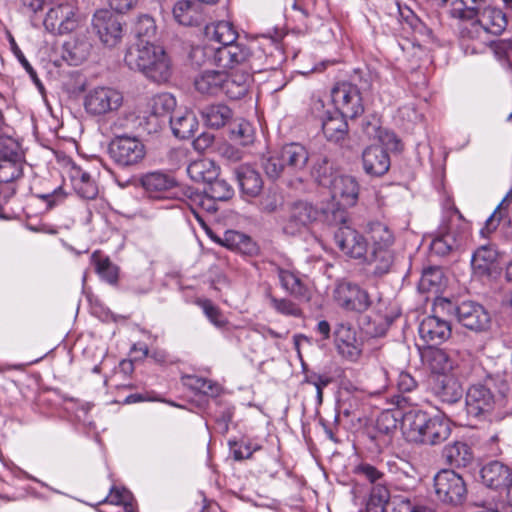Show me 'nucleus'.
<instances>
[{
    "label": "nucleus",
    "mask_w": 512,
    "mask_h": 512,
    "mask_svg": "<svg viewBox=\"0 0 512 512\" xmlns=\"http://www.w3.org/2000/svg\"><path fill=\"white\" fill-rule=\"evenodd\" d=\"M108 154L118 167L132 168L145 159L146 146L134 136H115L108 145Z\"/></svg>",
    "instance_id": "obj_6"
},
{
    "label": "nucleus",
    "mask_w": 512,
    "mask_h": 512,
    "mask_svg": "<svg viewBox=\"0 0 512 512\" xmlns=\"http://www.w3.org/2000/svg\"><path fill=\"white\" fill-rule=\"evenodd\" d=\"M10 45H11V49L14 53V55L17 57V59L19 60V62L21 63V65L23 66V68L27 71V73L30 75V77L32 78V80L36 83V84H40V80L39 78L37 77V73L36 71L33 69V67L31 66V64L28 62V60L25 58L23 52L21 51V49L18 47V45L16 44L14 38L12 36H10Z\"/></svg>",
    "instance_id": "obj_60"
},
{
    "label": "nucleus",
    "mask_w": 512,
    "mask_h": 512,
    "mask_svg": "<svg viewBox=\"0 0 512 512\" xmlns=\"http://www.w3.org/2000/svg\"><path fill=\"white\" fill-rule=\"evenodd\" d=\"M252 82L253 76L246 68L225 72L223 94L233 100L241 99L248 93Z\"/></svg>",
    "instance_id": "obj_21"
},
{
    "label": "nucleus",
    "mask_w": 512,
    "mask_h": 512,
    "mask_svg": "<svg viewBox=\"0 0 512 512\" xmlns=\"http://www.w3.org/2000/svg\"><path fill=\"white\" fill-rule=\"evenodd\" d=\"M124 61L135 71L141 72L147 79L163 83L168 81L172 74L170 58L162 46L136 43L126 51Z\"/></svg>",
    "instance_id": "obj_3"
},
{
    "label": "nucleus",
    "mask_w": 512,
    "mask_h": 512,
    "mask_svg": "<svg viewBox=\"0 0 512 512\" xmlns=\"http://www.w3.org/2000/svg\"><path fill=\"white\" fill-rule=\"evenodd\" d=\"M138 182L145 195L155 200L166 198L168 192L177 185L176 179L172 175L160 170L141 174Z\"/></svg>",
    "instance_id": "obj_14"
},
{
    "label": "nucleus",
    "mask_w": 512,
    "mask_h": 512,
    "mask_svg": "<svg viewBox=\"0 0 512 512\" xmlns=\"http://www.w3.org/2000/svg\"><path fill=\"white\" fill-rule=\"evenodd\" d=\"M398 417L391 410L382 411L375 424V429L378 435H371L370 438L376 443V446L381 449L391 443V434L397 429Z\"/></svg>",
    "instance_id": "obj_25"
},
{
    "label": "nucleus",
    "mask_w": 512,
    "mask_h": 512,
    "mask_svg": "<svg viewBox=\"0 0 512 512\" xmlns=\"http://www.w3.org/2000/svg\"><path fill=\"white\" fill-rule=\"evenodd\" d=\"M436 313L455 315L458 322L472 331L480 332L489 327L490 316L485 308L473 301L455 305L447 298H438L434 303Z\"/></svg>",
    "instance_id": "obj_5"
},
{
    "label": "nucleus",
    "mask_w": 512,
    "mask_h": 512,
    "mask_svg": "<svg viewBox=\"0 0 512 512\" xmlns=\"http://www.w3.org/2000/svg\"><path fill=\"white\" fill-rule=\"evenodd\" d=\"M173 134L179 139L191 138L198 128L196 116L191 111L176 112L169 118Z\"/></svg>",
    "instance_id": "obj_31"
},
{
    "label": "nucleus",
    "mask_w": 512,
    "mask_h": 512,
    "mask_svg": "<svg viewBox=\"0 0 512 512\" xmlns=\"http://www.w3.org/2000/svg\"><path fill=\"white\" fill-rule=\"evenodd\" d=\"M334 240L345 256L353 259H366L367 241L354 228L345 224L340 226L335 232Z\"/></svg>",
    "instance_id": "obj_12"
},
{
    "label": "nucleus",
    "mask_w": 512,
    "mask_h": 512,
    "mask_svg": "<svg viewBox=\"0 0 512 512\" xmlns=\"http://www.w3.org/2000/svg\"><path fill=\"white\" fill-rule=\"evenodd\" d=\"M122 104V93L107 86H99L89 90L83 99L84 109L91 116H103L115 112Z\"/></svg>",
    "instance_id": "obj_8"
},
{
    "label": "nucleus",
    "mask_w": 512,
    "mask_h": 512,
    "mask_svg": "<svg viewBox=\"0 0 512 512\" xmlns=\"http://www.w3.org/2000/svg\"><path fill=\"white\" fill-rule=\"evenodd\" d=\"M397 387L401 392H411L417 387V382L411 374L401 371L398 374Z\"/></svg>",
    "instance_id": "obj_63"
},
{
    "label": "nucleus",
    "mask_w": 512,
    "mask_h": 512,
    "mask_svg": "<svg viewBox=\"0 0 512 512\" xmlns=\"http://www.w3.org/2000/svg\"><path fill=\"white\" fill-rule=\"evenodd\" d=\"M312 176L323 187L329 188L337 175L333 168V164L330 159L326 156L319 158L317 163L313 167Z\"/></svg>",
    "instance_id": "obj_41"
},
{
    "label": "nucleus",
    "mask_w": 512,
    "mask_h": 512,
    "mask_svg": "<svg viewBox=\"0 0 512 512\" xmlns=\"http://www.w3.org/2000/svg\"><path fill=\"white\" fill-rule=\"evenodd\" d=\"M290 294L294 295L299 300L307 301L309 299V290L298 277H292L290 282Z\"/></svg>",
    "instance_id": "obj_64"
},
{
    "label": "nucleus",
    "mask_w": 512,
    "mask_h": 512,
    "mask_svg": "<svg viewBox=\"0 0 512 512\" xmlns=\"http://www.w3.org/2000/svg\"><path fill=\"white\" fill-rule=\"evenodd\" d=\"M442 272L435 267H429L422 273L420 279V288L424 291H430L434 287H438L441 283Z\"/></svg>",
    "instance_id": "obj_57"
},
{
    "label": "nucleus",
    "mask_w": 512,
    "mask_h": 512,
    "mask_svg": "<svg viewBox=\"0 0 512 512\" xmlns=\"http://www.w3.org/2000/svg\"><path fill=\"white\" fill-rule=\"evenodd\" d=\"M230 139L241 146H249L254 143L255 129L246 120H240L230 130Z\"/></svg>",
    "instance_id": "obj_45"
},
{
    "label": "nucleus",
    "mask_w": 512,
    "mask_h": 512,
    "mask_svg": "<svg viewBox=\"0 0 512 512\" xmlns=\"http://www.w3.org/2000/svg\"><path fill=\"white\" fill-rule=\"evenodd\" d=\"M333 297L338 306L347 311L363 312L370 306L368 293L349 282L339 283Z\"/></svg>",
    "instance_id": "obj_13"
},
{
    "label": "nucleus",
    "mask_w": 512,
    "mask_h": 512,
    "mask_svg": "<svg viewBox=\"0 0 512 512\" xmlns=\"http://www.w3.org/2000/svg\"><path fill=\"white\" fill-rule=\"evenodd\" d=\"M367 263L373 266V273L377 275L385 274L389 271L393 263V253L391 247H372Z\"/></svg>",
    "instance_id": "obj_36"
},
{
    "label": "nucleus",
    "mask_w": 512,
    "mask_h": 512,
    "mask_svg": "<svg viewBox=\"0 0 512 512\" xmlns=\"http://www.w3.org/2000/svg\"><path fill=\"white\" fill-rule=\"evenodd\" d=\"M431 390L440 401L448 404L458 402L463 396L457 373L432 376Z\"/></svg>",
    "instance_id": "obj_16"
},
{
    "label": "nucleus",
    "mask_w": 512,
    "mask_h": 512,
    "mask_svg": "<svg viewBox=\"0 0 512 512\" xmlns=\"http://www.w3.org/2000/svg\"><path fill=\"white\" fill-rule=\"evenodd\" d=\"M419 335L428 344H440L450 337L451 326L439 316L430 315L421 321Z\"/></svg>",
    "instance_id": "obj_20"
},
{
    "label": "nucleus",
    "mask_w": 512,
    "mask_h": 512,
    "mask_svg": "<svg viewBox=\"0 0 512 512\" xmlns=\"http://www.w3.org/2000/svg\"><path fill=\"white\" fill-rule=\"evenodd\" d=\"M354 473L365 477L371 483L381 480L384 474L369 463H361L354 468Z\"/></svg>",
    "instance_id": "obj_59"
},
{
    "label": "nucleus",
    "mask_w": 512,
    "mask_h": 512,
    "mask_svg": "<svg viewBox=\"0 0 512 512\" xmlns=\"http://www.w3.org/2000/svg\"><path fill=\"white\" fill-rule=\"evenodd\" d=\"M392 512H434L430 507L413 504L410 499L396 496L392 499Z\"/></svg>",
    "instance_id": "obj_56"
},
{
    "label": "nucleus",
    "mask_w": 512,
    "mask_h": 512,
    "mask_svg": "<svg viewBox=\"0 0 512 512\" xmlns=\"http://www.w3.org/2000/svg\"><path fill=\"white\" fill-rule=\"evenodd\" d=\"M331 196L343 207L354 206L359 197V184L357 180L349 175H339L329 187Z\"/></svg>",
    "instance_id": "obj_19"
},
{
    "label": "nucleus",
    "mask_w": 512,
    "mask_h": 512,
    "mask_svg": "<svg viewBox=\"0 0 512 512\" xmlns=\"http://www.w3.org/2000/svg\"><path fill=\"white\" fill-rule=\"evenodd\" d=\"M235 176L240 190L248 197H256L263 189L260 173L249 165H241L235 169Z\"/></svg>",
    "instance_id": "obj_24"
},
{
    "label": "nucleus",
    "mask_w": 512,
    "mask_h": 512,
    "mask_svg": "<svg viewBox=\"0 0 512 512\" xmlns=\"http://www.w3.org/2000/svg\"><path fill=\"white\" fill-rule=\"evenodd\" d=\"M176 106V100L170 93H160L152 97L150 101L151 116L158 118L160 121L169 122V118L173 117L171 113Z\"/></svg>",
    "instance_id": "obj_35"
},
{
    "label": "nucleus",
    "mask_w": 512,
    "mask_h": 512,
    "mask_svg": "<svg viewBox=\"0 0 512 512\" xmlns=\"http://www.w3.org/2000/svg\"><path fill=\"white\" fill-rule=\"evenodd\" d=\"M225 71L205 70L194 81L195 88L201 94L218 95L223 93Z\"/></svg>",
    "instance_id": "obj_29"
},
{
    "label": "nucleus",
    "mask_w": 512,
    "mask_h": 512,
    "mask_svg": "<svg viewBox=\"0 0 512 512\" xmlns=\"http://www.w3.org/2000/svg\"><path fill=\"white\" fill-rule=\"evenodd\" d=\"M458 239L454 232L447 230L441 231L434 237L430 244V250L438 256H446L452 250L458 247Z\"/></svg>",
    "instance_id": "obj_40"
},
{
    "label": "nucleus",
    "mask_w": 512,
    "mask_h": 512,
    "mask_svg": "<svg viewBox=\"0 0 512 512\" xmlns=\"http://www.w3.org/2000/svg\"><path fill=\"white\" fill-rule=\"evenodd\" d=\"M219 154L221 158L228 163H236L243 157L242 151L231 144H223L219 147Z\"/></svg>",
    "instance_id": "obj_62"
},
{
    "label": "nucleus",
    "mask_w": 512,
    "mask_h": 512,
    "mask_svg": "<svg viewBox=\"0 0 512 512\" xmlns=\"http://www.w3.org/2000/svg\"><path fill=\"white\" fill-rule=\"evenodd\" d=\"M92 27L101 42L108 47L116 46L123 35L120 17L109 10L97 11L92 19Z\"/></svg>",
    "instance_id": "obj_10"
},
{
    "label": "nucleus",
    "mask_w": 512,
    "mask_h": 512,
    "mask_svg": "<svg viewBox=\"0 0 512 512\" xmlns=\"http://www.w3.org/2000/svg\"><path fill=\"white\" fill-rule=\"evenodd\" d=\"M496 260V252L490 247L482 246L477 249L471 259L474 270L481 274L488 273Z\"/></svg>",
    "instance_id": "obj_44"
},
{
    "label": "nucleus",
    "mask_w": 512,
    "mask_h": 512,
    "mask_svg": "<svg viewBox=\"0 0 512 512\" xmlns=\"http://www.w3.org/2000/svg\"><path fill=\"white\" fill-rule=\"evenodd\" d=\"M187 174L195 182L208 184L217 176V170L211 161L203 159L190 163Z\"/></svg>",
    "instance_id": "obj_37"
},
{
    "label": "nucleus",
    "mask_w": 512,
    "mask_h": 512,
    "mask_svg": "<svg viewBox=\"0 0 512 512\" xmlns=\"http://www.w3.org/2000/svg\"><path fill=\"white\" fill-rule=\"evenodd\" d=\"M316 217L317 210L307 202H295L290 207V225L293 223L297 228L308 225Z\"/></svg>",
    "instance_id": "obj_38"
},
{
    "label": "nucleus",
    "mask_w": 512,
    "mask_h": 512,
    "mask_svg": "<svg viewBox=\"0 0 512 512\" xmlns=\"http://www.w3.org/2000/svg\"><path fill=\"white\" fill-rule=\"evenodd\" d=\"M292 8L294 15L290 16V18H292L294 21H298L299 24H296L292 29H290V31L297 34H302L308 29L306 22L307 13L300 7L297 1L293 4Z\"/></svg>",
    "instance_id": "obj_61"
},
{
    "label": "nucleus",
    "mask_w": 512,
    "mask_h": 512,
    "mask_svg": "<svg viewBox=\"0 0 512 512\" xmlns=\"http://www.w3.org/2000/svg\"><path fill=\"white\" fill-rule=\"evenodd\" d=\"M424 356L432 371V376L456 373L457 366H455L453 359L446 351L438 348H429Z\"/></svg>",
    "instance_id": "obj_28"
},
{
    "label": "nucleus",
    "mask_w": 512,
    "mask_h": 512,
    "mask_svg": "<svg viewBox=\"0 0 512 512\" xmlns=\"http://www.w3.org/2000/svg\"><path fill=\"white\" fill-rule=\"evenodd\" d=\"M402 433L410 443L437 445L445 441L451 434V423L440 415L431 416L417 410L403 415Z\"/></svg>",
    "instance_id": "obj_2"
},
{
    "label": "nucleus",
    "mask_w": 512,
    "mask_h": 512,
    "mask_svg": "<svg viewBox=\"0 0 512 512\" xmlns=\"http://www.w3.org/2000/svg\"><path fill=\"white\" fill-rule=\"evenodd\" d=\"M175 20L184 26L200 25L203 22L202 6L190 0L178 1L173 8Z\"/></svg>",
    "instance_id": "obj_27"
},
{
    "label": "nucleus",
    "mask_w": 512,
    "mask_h": 512,
    "mask_svg": "<svg viewBox=\"0 0 512 512\" xmlns=\"http://www.w3.org/2000/svg\"><path fill=\"white\" fill-rule=\"evenodd\" d=\"M334 343L339 354L351 361L357 360L361 354L356 332L347 323L337 324L334 330Z\"/></svg>",
    "instance_id": "obj_18"
},
{
    "label": "nucleus",
    "mask_w": 512,
    "mask_h": 512,
    "mask_svg": "<svg viewBox=\"0 0 512 512\" xmlns=\"http://www.w3.org/2000/svg\"><path fill=\"white\" fill-rule=\"evenodd\" d=\"M483 483L490 488L508 487L511 480L509 467L499 461H491L481 469Z\"/></svg>",
    "instance_id": "obj_26"
},
{
    "label": "nucleus",
    "mask_w": 512,
    "mask_h": 512,
    "mask_svg": "<svg viewBox=\"0 0 512 512\" xmlns=\"http://www.w3.org/2000/svg\"><path fill=\"white\" fill-rule=\"evenodd\" d=\"M205 124L213 129H220L226 126L233 118L232 109L223 103L211 104L201 111Z\"/></svg>",
    "instance_id": "obj_30"
},
{
    "label": "nucleus",
    "mask_w": 512,
    "mask_h": 512,
    "mask_svg": "<svg viewBox=\"0 0 512 512\" xmlns=\"http://www.w3.org/2000/svg\"><path fill=\"white\" fill-rule=\"evenodd\" d=\"M362 164L366 174L379 177L389 170L390 157L385 148L372 145L363 151Z\"/></svg>",
    "instance_id": "obj_22"
},
{
    "label": "nucleus",
    "mask_w": 512,
    "mask_h": 512,
    "mask_svg": "<svg viewBox=\"0 0 512 512\" xmlns=\"http://www.w3.org/2000/svg\"><path fill=\"white\" fill-rule=\"evenodd\" d=\"M434 493L443 504L461 505L467 497V486L463 477L451 469L440 470L433 479Z\"/></svg>",
    "instance_id": "obj_7"
},
{
    "label": "nucleus",
    "mask_w": 512,
    "mask_h": 512,
    "mask_svg": "<svg viewBox=\"0 0 512 512\" xmlns=\"http://www.w3.org/2000/svg\"><path fill=\"white\" fill-rule=\"evenodd\" d=\"M62 22H60V33H70L76 29L79 23V16L76 8L69 3L62 4Z\"/></svg>",
    "instance_id": "obj_54"
},
{
    "label": "nucleus",
    "mask_w": 512,
    "mask_h": 512,
    "mask_svg": "<svg viewBox=\"0 0 512 512\" xmlns=\"http://www.w3.org/2000/svg\"><path fill=\"white\" fill-rule=\"evenodd\" d=\"M448 14L459 20V35L462 40H479L486 34L500 35L507 26L505 13L487 3L475 9L448 10Z\"/></svg>",
    "instance_id": "obj_1"
},
{
    "label": "nucleus",
    "mask_w": 512,
    "mask_h": 512,
    "mask_svg": "<svg viewBox=\"0 0 512 512\" xmlns=\"http://www.w3.org/2000/svg\"><path fill=\"white\" fill-rule=\"evenodd\" d=\"M283 205L284 196L276 188H270L260 201L262 211L267 213L276 212Z\"/></svg>",
    "instance_id": "obj_55"
},
{
    "label": "nucleus",
    "mask_w": 512,
    "mask_h": 512,
    "mask_svg": "<svg viewBox=\"0 0 512 512\" xmlns=\"http://www.w3.org/2000/svg\"><path fill=\"white\" fill-rule=\"evenodd\" d=\"M324 102L321 99H315L313 102L312 110L320 118L322 123V130L325 137L329 141L340 142L344 140L348 133V124L346 121L347 116L342 113L334 111H323Z\"/></svg>",
    "instance_id": "obj_11"
},
{
    "label": "nucleus",
    "mask_w": 512,
    "mask_h": 512,
    "mask_svg": "<svg viewBox=\"0 0 512 512\" xmlns=\"http://www.w3.org/2000/svg\"><path fill=\"white\" fill-rule=\"evenodd\" d=\"M309 154L305 146L300 143H290V168L306 174Z\"/></svg>",
    "instance_id": "obj_52"
},
{
    "label": "nucleus",
    "mask_w": 512,
    "mask_h": 512,
    "mask_svg": "<svg viewBox=\"0 0 512 512\" xmlns=\"http://www.w3.org/2000/svg\"><path fill=\"white\" fill-rule=\"evenodd\" d=\"M512 202V191L510 190L503 200L498 204L494 212L490 215V217L486 220L484 227L481 229L480 233L483 237L487 238L491 233H493L497 227L499 226L500 220L503 216V211L507 209V207Z\"/></svg>",
    "instance_id": "obj_47"
},
{
    "label": "nucleus",
    "mask_w": 512,
    "mask_h": 512,
    "mask_svg": "<svg viewBox=\"0 0 512 512\" xmlns=\"http://www.w3.org/2000/svg\"><path fill=\"white\" fill-rule=\"evenodd\" d=\"M68 175L75 192L84 199H94L98 195V186L90 172L71 162Z\"/></svg>",
    "instance_id": "obj_23"
},
{
    "label": "nucleus",
    "mask_w": 512,
    "mask_h": 512,
    "mask_svg": "<svg viewBox=\"0 0 512 512\" xmlns=\"http://www.w3.org/2000/svg\"><path fill=\"white\" fill-rule=\"evenodd\" d=\"M205 35L208 39L214 40L227 46L235 43L238 38V33L230 22L219 21L217 23L207 25L205 27Z\"/></svg>",
    "instance_id": "obj_33"
},
{
    "label": "nucleus",
    "mask_w": 512,
    "mask_h": 512,
    "mask_svg": "<svg viewBox=\"0 0 512 512\" xmlns=\"http://www.w3.org/2000/svg\"><path fill=\"white\" fill-rule=\"evenodd\" d=\"M205 191L217 201H227L234 195L232 186L226 180L219 179L217 176L208 183Z\"/></svg>",
    "instance_id": "obj_49"
},
{
    "label": "nucleus",
    "mask_w": 512,
    "mask_h": 512,
    "mask_svg": "<svg viewBox=\"0 0 512 512\" xmlns=\"http://www.w3.org/2000/svg\"><path fill=\"white\" fill-rule=\"evenodd\" d=\"M196 304L201 307L209 321L218 328L226 326L228 323L221 310L209 299H198Z\"/></svg>",
    "instance_id": "obj_50"
},
{
    "label": "nucleus",
    "mask_w": 512,
    "mask_h": 512,
    "mask_svg": "<svg viewBox=\"0 0 512 512\" xmlns=\"http://www.w3.org/2000/svg\"><path fill=\"white\" fill-rule=\"evenodd\" d=\"M331 99L335 110L351 119L364 112L360 88L350 82L337 83L331 90Z\"/></svg>",
    "instance_id": "obj_9"
},
{
    "label": "nucleus",
    "mask_w": 512,
    "mask_h": 512,
    "mask_svg": "<svg viewBox=\"0 0 512 512\" xmlns=\"http://www.w3.org/2000/svg\"><path fill=\"white\" fill-rule=\"evenodd\" d=\"M390 500V492L384 485H375L370 493L369 500L367 502V512H384L386 505Z\"/></svg>",
    "instance_id": "obj_46"
},
{
    "label": "nucleus",
    "mask_w": 512,
    "mask_h": 512,
    "mask_svg": "<svg viewBox=\"0 0 512 512\" xmlns=\"http://www.w3.org/2000/svg\"><path fill=\"white\" fill-rule=\"evenodd\" d=\"M286 160L283 156L269 155L263 156L262 167L268 176L272 180H276L280 177L286 167Z\"/></svg>",
    "instance_id": "obj_51"
},
{
    "label": "nucleus",
    "mask_w": 512,
    "mask_h": 512,
    "mask_svg": "<svg viewBox=\"0 0 512 512\" xmlns=\"http://www.w3.org/2000/svg\"><path fill=\"white\" fill-rule=\"evenodd\" d=\"M22 172L23 165L18 154L11 158L0 157V183H10L21 177Z\"/></svg>",
    "instance_id": "obj_42"
},
{
    "label": "nucleus",
    "mask_w": 512,
    "mask_h": 512,
    "mask_svg": "<svg viewBox=\"0 0 512 512\" xmlns=\"http://www.w3.org/2000/svg\"><path fill=\"white\" fill-rule=\"evenodd\" d=\"M187 380V384L192 389L198 391L199 393L212 397L217 396L219 394L220 387L212 380L202 378L199 376H189Z\"/></svg>",
    "instance_id": "obj_53"
},
{
    "label": "nucleus",
    "mask_w": 512,
    "mask_h": 512,
    "mask_svg": "<svg viewBox=\"0 0 512 512\" xmlns=\"http://www.w3.org/2000/svg\"><path fill=\"white\" fill-rule=\"evenodd\" d=\"M62 4L51 8L44 19V26L52 33H60V22H62Z\"/></svg>",
    "instance_id": "obj_58"
},
{
    "label": "nucleus",
    "mask_w": 512,
    "mask_h": 512,
    "mask_svg": "<svg viewBox=\"0 0 512 512\" xmlns=\"http://www.w3.org/2000/svg\"><path fill=\"white\" fill-rule=\"evenodd\" d=\"M442 456L445 462L456 468L466 467L473 460L471 448L464 442H454L444 447Z\"/></svg>",
    "instance_id": "obj_32"
},
{
    "label": "nucleus",
    "mask_w": 512,
    "mask_h": 512,
    "mask_svg": "<svg viewBox=\"0 0 512 512\" xmlns=\"http://www.w3.org/2000/svg\"><path fill=\"white\" fill-rule=\"evenodd\" d=\"M390 481L395 489L410 491L417 484L414 467L406 460L397 458L387 462Z\"/></svg>",
    "instance_id": "obj_17"
},
{
    "label": "nucleus",
    "mask_w": 512,
    "mask_h": 512,
    "mask_svg": "<svg viewBox=\"0 0 512 512\" xmlns=\"http://www.w3.org/2000/svg\"><path fill=\"white\" fill-rule=\"evenodd\" d=\"M186 194L191 201V205H195L203 211L211 214L218 210L217 200L210 197L209 193L205 190L203 192H199L192 188H188Z\"/></svg>",
    "instance_id": "obj_48"
},
{
    "label": "nucleus",
    "mask_w": 512,
    "mask_h": 512,
    "mask_svg": "<svg viewBox=\"0 0 512 512\" xmlns=\"http://www.w3.org/2000/svg\"><path fill=\"white\" fill-rule=\"evenodd\" d=\"M157 27L155 20L149 15L140 16L134 25V33L138 39L137 43L152 45L156 38Z\"/></svg>",
    "instance_id": "obj_39"
},
{
    "label": "nucleus",
    "mask_w": 512,
    "mask_h": 512,
    "mask_svg": "<svg viewBox=\"0 0 512 512\" xmlns=\"http://www.w3.org/2000/svg\"><path fill=\"white\" fill-rule=\"evenodd\" d=\"M211 50L213 51V63L221 68L234 69L236 66L244 68L252 56L250 48L240 42Z\"/></svg>",
    "instance_id": "obj_15"
},
{
    "label": "nucleus",
    "mask_w": 512,
    "mask_h": 512,
    "mask_svg": "<svg viewBox=\"0 0 512 512\" xmlns=\"http://www.w3.org/2000/svg\"><path fill=\"white\" fill-rule=\"evenodd\" d=\"M91 263L102 280L110 285L117 284L119 269L110 261L109 257L97 250L91 255Z\"/></svg>",
    "instance_id": "obj_34"
},
{
    "label": "nucleus",
    "mask_w": 512,
    "mask_h": 512,
    "mask_svg": "<svg viewBox=\"0 0 512 512\" xmlns=\"http://www.w3.org/2000/svg\"><path fill=\"white\" fill-rule=\"evenodd\" d=\"M467 413L490 422L500 421L512 415V395L500 392L498 395L483 384L469 387L465 397Z\"/></svg>",
    "instance_id": "obj_4"
},
{
    "label": "nucleus",
    "mask_w": 512,
    "mask_h": 512,
    "mask_svg": "<svg viewBox=\"0 0 512 512\" xmlns=\"http://www.w3.org/2000/svg\"><path fill=\"white\" fill-rule=\"evenodd\" d=\"M369 237L372 241V247H391L394 242L393 233L388 226L381 222H373L369 224Z\"/></svg>",
    "instance_id": "obj_43"
}]
</instances>
